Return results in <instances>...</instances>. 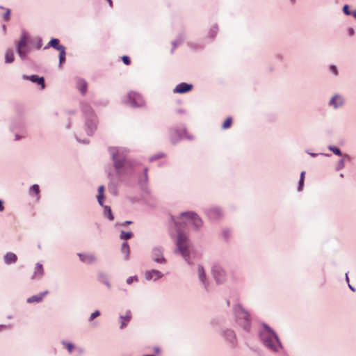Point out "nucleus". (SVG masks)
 Returning <instances> with one entry per match:
<instances>
[{"mask_svg":"<svg viewBox=\"0 0 356 356\" xmlns=\"http://www.w3.org/2000/svg\"><path fill=\"white\" fill-rule=\"evenodd\" d=\"M329 149L331 150L334 154L341 156V152L339 148L334 146H330Z\"/></svg>","mask_w":356,"mask_h":356,"instance_id":"30","label":"nucleus"},{"mask_svg":"<svg viewBox=\"0 0 356 356\" xmlns=\"http://www.w3.org/2000/svg\"><path fill=\"white\" fill-rule=\"evenodd\" d=\"M146 356H154V355H146Z\"/></svg>","mask_w":356,"mask_h":356,"instance_id":"49","label":"nucleus"},{"mask_svg":"<svg viewBox=\"0 0 356 356\" xmlns=\"http://www.w3.org/2000/svg\"><path fill=\"white\" fill-rule=\"evenodd\" d=\"M131 316L130 313L127 314L125 316L120 317V328H124L130 321Z\"/></svg>","mask_w":356,"mask_h":356,"instance_id":"19","label":"nucleus"},{"mask_svg":"<svg viewBox=\"0 0 356 356\" xmlns=\"http://www.w3.org/2000/svg\"><path fill=\"white\" fill-rule=\"evenodd\" d=\"M305 171H302L300 174V179H302V181H304L305 179Z\"/></svg>","mask_w":356,"mask_h":356,"instance_id":"41","label":"nucleus"},{"mask_svg":"<svg viewBox=\"0 0 356 356\" xmlns=\"http://www.w3.org/2000/svg\"><path fill=\"white\" fill-rule=\"evenodd\" d=\"M137 280V278L136 277H129L127 280V284H131L134 280Z\"/></svg>","mask_w":356,"mask_h":356,"instance_id":"38","label":"nucleus"},{"mask_svg":"<svg viewBox=\"0 0 356 356\" xmlns=\"http://www.w3.org/2000/svg\"><path fill=\"white\" fill-rule=\"evenodd\" d=\"M303 184H304V181H302V179H300V181H299V186H298V190L299 191L302 190Z\"/></svg>","mask_w":356,"mask_h":356,"instance_id":"39","label":"nucleus"},{"mask_svg":"<svg viewBox=\"0 0 356 356\" xmlns=\"http://www.w3.org/2000/svg\"><path fill=\"white\" fill-rule=\"evenodd\" d=\"M291 1H292L293 3H294L296 0H291Z\"/></svg>","mask_w":356,"mask_h":356,"instance_id":"48","label":"nucleus"},{"mask_svg":"<svg viewBox=\"0 0 356 356\" xmlns=\"http://www.w3.org/2000/svg\"><path fill=\"white\" fill-rule=\"evenodd\" d=\"M104 186H100L98 188V195H97V200L100 205H103V199H104Z\"/></svg>","mask_w":356,"mask_h":356,"instance_id":"21","label":"nucleus"},{"mask_svg":"<svg viewBox=\"0 0 356 356\" xmlns=\"http://www.w3.org/2000/svg\"><path fill=\"white\" fill-rule=\"evenodd\" d=\"M132 224V221H129V220H127L125 222H124L122 225L124 226V225H131Z\"/></svg>","mask_w":356,"mask_h":356,"instance_id":"40","label":"nucleus"},{"mask_svg":"<svg viewBox=\"0 0 356 356\" xmlns=\"http://www.w3.org/2000/svg\"><path fill=\"white\" fill-rule=\"evenodd\" d=\"M213 276L218 282H221L224 280L225 273L223 270L219 266H213L212 268Z\"/></svg>","mask_w":356,"mask_h":356,"instance_id":"6","label":"nucleus"},{"mask_svg":"<svg viewBox=\"0 0 356 356\" xmlns=\"http://www.w3.org/2000/svg\"><path fill=\"white\" fill-rule=\"evenodd\" d=\"M78 256L81 261L88 264H92L95 260V257L92 254L79 253Z\"/></svg>","mask_w":356,"mask_h":356,"instance_id":"8","label":"nucleus"},{"mask_svg":"<svg viewBox=\"0 0 356 356\" xmlns=\"http://www.w3.org/2000/svg\"><path fill=\"white\" fill-rule=\"evenodd\" d=\"M30 192L31 193H34L35 195H38L40 193L39 186L37 184L33 185L32 187L31 188Z\"/></svg>","mask_w":356,"mask_h":356,"instance_id":"29","label":"nucleus"},{"mask_svg":"<svg viewBox=\"0 0 356 356\" xmlns=\"http://www.w3.org/2000/svg\"><path fill=\"white\" fill-rule=\"evenodd\" d=\"M225 335H226V337L231 341V342H233L235 339H236V337H235V334L234 333V332L232 330H227L226 332H225Z\"/></svg>","mask_w":356,"mask_h":356,"instance_id":"27","label":"nucleus"},{"mask_svg":"<svg viewBox=\"0 0 356 356\" xmlns=\"http://www.w3.org/2000/svg\"><path fill=\"white\" fill-rule=\"evenodd\" d=\"M106 1L109 3L110 7L113 6V2L111 0H106Z\"/></svg>","mask_w":356,"mask_h":356,"instance_id":"44","label":"nucleus"},{"mask_svg":"<svg viewBox=\"0 0 356 356\" xmlns=\"http://www.w3.org/2000/svg\"><path fill=\"white\" fill-rule=\"evenodd\" d=\"M154 351L156 353H159V348H154Z\"/></svg>","mask_w":356,"mask_h":356,"instance_id":"46","label":"nucleus"},{"mask_svg":"<svg viewBox=\"0 0 356 356\" xmlns=\"http://www.w3.org/2000/svg\"><path fill=\"white\" fill-rule=\"evenodd\" d=\"M124 102L127 104L134 107L143 106L145 104V101L141 95L134 92H129Z\"/></svg>","mask_w":356,"mask_h":356,"instance_id":"3","label":"nucleus"},{"mask_svg":"<svg viewBox=\"0 0 356 356\" xmlns=\"http://www.w3.org/2000/svg\"><path fill=\"white\" fill-rule=\"evenodd\" d=\"M232 119L231 117H228L225 120V122H223L222 125V128L223 129H229L231 126H232Z\"/></svg>","mask_w":356,"mask_h":356,"instance_id":"25","label":"nucleus"},{"mask_svg":"<svg viewBox=\"0 0 356 356\" xmlns=\"http://www.w3.org/2000/svg\"><path fill=\"white\" fill-rule=\"evenodd\" d=\"M76 85L78 90L81 92V94L85 95L88 89L87 82L83 79H79L77 80Z\"/></svg>","mask_w":356,"mask_h":356,"instance_id":"10","label":"nucleus"},{"mask_svg":"<svg viewBox=\"0 0 356 356\" xmlns=\"http://www.w3.org/2000/svg\"><path fill=\"white\" fill-rule=\"evenodd\" d=\"M42 44V40L40 38H31V37L30 45L31 47V49L33 48L39 49L41 48Z\"/></svg>","mask_w":356,"mask_h":356,"instance_id":"16","label":"nucleus"},{"mask_svg":"<svg viewBox=\"0 0 356 356\" xmlns=\"http://www.w3.org/2000/svg\"><path fill=\"white\" fill-rule=\"evenodd\" d=\"M31 36L26 32H23L19 41L17 43V53L22 59H25L29 52L31 50L30 45Z\"/></svg>","mask_w":356,"mask_h":356,"instance_id":"2","label":"nucleus"},{"mask_svg":"<svg viewBox=\"0 0 356 356\" xmlns=\"http://www.w3.org/2000/svg\"><path fill=\"white\" fill-rule=\"evenodd\" d=\"M49 47H53L54 49L58 50V51H60L61 47H65L63 45L60 44V42L58 39L56 38H52L48 44L44 47V49H48Z\"/></svg>","mask_w":356,"mask_h":356,"instance_id":"9","label":"nucleus"},{"mask_svg":"<svg viewBox=\"0 0 356 356\" xmlns=\"http://www.w3.org/2000/svg\"><path fill=\"white\" fill-rule=\"evenodd\" d=\"M152 254H153V258H154V261H156V262L161 263V262L165 261V259L162 255V252L159 248L154 249Z\"/></svg>","mask_w":356,"mask_h":356,"instance_id":"13","label":"nucleus"},{"mask_svg":"<svg viewBox=\"0 0 356 356\" xmlns=\"http://www.w3.org/2000/svg\"><path fill=\"white\" fill-rule=\"evenodd\" d=\"M63 344L65 346L66 348L67 349L69 353H72L74 349V345L71 343H63Z\"/></svg>","mask_w":356,"mask_h":356,"instance_id":"32","label":"nucleus"},{"mask_svg":"<svg viewBox=\"0 0 356 356\" xmlns=\"http://www.w3.org/2000/svg\"><path fill=\"white\" fill-rule=\"evenodd\" d=\"M162 276L161 273L155 270H152L150 271H147L145 273V277L147 280H152V279H158Z\"/></svg>","mask_w":356,"mask_h":356,"instance_id":"15","label":"nucleus"},{"mask_svg":"<svg viewBox=\"0 0 356 356\" xmlns=\"http://www.w3.org/2000/svg\"><path fill=\"white\" fill-rule=\"evenodd\" d=\"M47 293V291H45V292L41 293L40 294L33 296L27 299V302L28 303H33V302H41Z\"/></svg>","mask_w":356,"mask_h":356,"instance_id":"12","label":"nucleus"},{"mask_svg":"<svg viewBox=\"0 0 356 356\" xmlns=\"http://www.w3.org/2000/svg\"><path fill=\"white\" fill-rule=\"evenodd\" d=\"M190 224L198 228L202 225V221L195 213L186 212L181 213L178 221L175 222V225L177 229L176 245L179 251L186 260H188L190 253L189 241L186 235L182 233L180 229Z\"/></svg>","mask_w":356,"mask_h":356,"instance_id":"1","label":"nucleus"},{"mask_svg":"<svg viewBox=\"0 0 356 356\" xmlns=\"http://www.w3.org/2000/svg\"><path fill=\"white\" fill-rule=\"evenodd\" d=\"M100 315V312L98 310L95 311L93 313L91 314L90 316V321H92L96 317L99 316Z\"/></svg>","mask_w":356,"mask_h":356,"instance_id":"34","label":"nucleus"},{"mask_svg":"<svg viewBox=\"0 0 356 356\" xmlns=\"http://www.w3.org/2000/svg\"><path fill=\"white\" fill-rule=\"evenodd\" d=\"M4 210V207L3 206V202L0 200V211H3Z\"/></svg>","mask_w":356,"mask_h":356,"instance_id":"42","label":"nucleus"},{"mask_svg":"<svg viewBox=\"0 0 356 356\" xmlns=\"http://www.w3.org/2000/svg\"><path fill=\"white\" fill-rule=\"evenodd\" d=\"M44 273V269L42 265L40 264H37L35 267V271L32 276V279L40 278L42 276Z\"/></svg>","mask_w":356,"mask_h":356,"instance_id":"14","label":"nucleus"},{"mask_svg":"<svg viewBox=\"0 0 356 356\" xmlns=\"http://www.w3.org/2000/svg\"><path fill=\"white\" fill-rule=\"evenodd\" d=\"M343 13L347 15H351V12L349 10V6L348 5H345L343 7Z\"/></svg>","mask_w":356,"mask_h":356,"instance_id":"35","label":"nucleus"},{"mask_svg":"<svg viewBox=\"0 0 356 356\" xmlns=\"http://www.w3.org/2000/svg\"><path fill=\"white\" fill-rule=\"evenodd\" d=\"M17 261V257L13 252H8L4 256V261L6 264H15Z\"/></svg>","mask_w":356,"mask_h":356,"instance_id":"11","label":"nucleus"},{"mask_svg":"<svg viewBox=\"0 0 356 356\" xmlns=\"http://www.w3.org/2000/svg\"><path fill=\"white\" fill-rule=\"evenodd\" d=\"M5 60H6V63H10L13 62L14 54L12 50L8 49L6 51V55H5Z\"/></svg>","mask_w":356,"mask_h":356,"instance_id":"20","label":"nucleus"},{"mask_svg":"<svg viewBox=\"0 0 356 356\" xmlns=\"http://www.w3.org/2000/svg\"><path fill=\"white\" fill-rule=\"evenodd\" d=\"M122 252L124 254L125 259H128L129 256V246L127 242H124L121 248Z\"/></svg>","mask_w":356,"mask_h":356,"instance_id":"22","label":"nucleus"},{"mask_svg":"<svg viewBox=\"0 0 356 356\" xmlns=\"http://www.w3.org/2000/svg\"><path fill=\"white\" fill-rule=\"evenodd\" d=\"M125 161L124 160H118L114 157V165L115 168L120 172V169L124 166Z\"/></svg>","mask_w":356,"mask_h":356,"instance_id":"24","label":"nucleus"},{"mask_svg":"<svg viewBox=\"0 0 356 356\" xmlns=\"http://www.w3.org/2000/svg\"><path fill=\"white\" fill-rule=\"evenodd\" d=\"M133 234L131 232H126L124 231H122L120 233V238L122 240H127L132 237Z\"/></svg>","mask_w":356,"mask_h":356,"instance_id":"26","label":"nucleus"},{"mask_svg":"<svg viewBox=\"0 0 356 356\" xmlns=\"http://www.w3.org/2000/svg\"><path fill=\"white\" fill-rule=\"evenodd\" d=\"M23 78L26 80H30L33 83H37L41 86L42 88H44V79L43 77H39L37 75H31L30 76L24 75Z\"/></svg>","mask_w":356,"mask_h":356,"instance_id":"7","label":"nucleus"},{"mask_svg":"<svg viewBox=\"0 0 356 356\" xmlns=\"http://www.w3.org/2000/svg\"><path fill=\"white\" fill-rule=\"evenodd\" d=\"M10 10L9 9H7L6 13L3 15V19L6 21H8L10 19Z\"/></svg>","mask_w":356,"mask_h":356,"instance_id":"36","label":"nucleus"},{"mask_svg":"<svg viewBox=\"0 0 356 356\" xmlns=\"http://www.w3.org/2000/svg\"><path fill=\"white\" fill-rule=\"evenodd\" d=\"M349 286H350V289H351L353 291H355L354 289L350 285H349Z\"/></svg>","mask_w":356,"mask_h":356,"instance_id":"47","label":"nucleus"},{"mask_svg":"<svg viewBox=\"0 0 356 356\" xmlns=\"http://www.w3.org/2000/svg\"><path fill=\"white\" fill-rule=\"evenodd\" d=\"M349 33H350V35H353V33H354V30H353V28H350V29H349Z\"/></svg>","mask_w":356,"mask_h":356,"instance_id":"43","label":"nucleus"},{"mask_svg":"<svg viewBox=\"0 0 356 356\" xmlns=\"http://www.w3.org/2000/svg\"><path fill=\"white\" fill-rule=\"evenodd\" d=\"M240 312H237V316L238 318H243L246 322L247 325H249V321H250V315L248 313L245 312L243 309H241Z\"/></svg>","mask_w":356,"mask_h":356,"instance_id":"18","label":"nucleus"},{"mask_svg":"<svg viewBox=\"0 0 356 356\" xmlns=\"http://www.w3.org/2000/svg\"><path fill=\"white\" fill-rule=\"evenodd\" d=\"M330 70L332 72V73L335 75H337L338 74V72H337V67L335 65H332L330 67Z\"/></svg>","mask_w":356,"mask_h":356,"instance_id":"37","label":"nucleus"},{"mask_svg":"<svg viewBox=\"0 0 356 356\" xmlns=\"http://www.w3.org/2000/svg\"><path fill=\"white\" fill-rule=\"evenodd\" d=\"M59 51V66L61 67L63 62L65 60V47H61Z\"/></svg>","mask_w":356,"mask_h":356,"instance_id":"23","label":"nucleus"},{"mask_svg":"<svg viewBox=\"0 0 356 356\" xmlns=\"http://www.w3.org/2000/svg\"><path fill=\"white\" fill-rule=\"evenodd\" d=\"M104 212L110 220H113L114 219V216L112 213V211H111L110 207L106 206L104 207Z\"/></svg>","mask_w":356,"mask_h":356,"instance_id":"28","label":"nucleus"},{"mask_svg":"<svg viewBox=\"0 0 356 356\" xmlns=\"http://www.w3.org/2000/svg\"><path fill=\"white\" fill-rule=\"evenodd\" d=\"M262 340L267 347L275 350L278 341L277 336L274 333H268L267 336L263 335Z\"/></svg>","mask_w":356,"mask_h":356,"instance_id":"4","label":"nucleus"},{"mask_svg":"<svg viewBox=\"0 0 356 356\" xmlns=\"http://www.w3.org/2000/svg\"><path fill=\"white\" fill-rule=\"evenodd\" d=\"M193 86L191 84L181 83L175 88L174 92L179 94L185 93L191 90Z\"/></svg>","mask_w":356,"mask_h":356,"instance_id":"5","label":"nucleus"},{"mask_svg":"<svg viewBox=\"0 0 356 356\" xmlns=\"http://www.w3.org/2000/svg\"><path fill=\"white\" fill-rule=\"evenodd\" d=\"M351 15H353V17L356 19V10H354L353 13H351Z\"/></svg>","mask_w":356,"mask_h":356,"instance_id":"45","label":"nucleus"},{"mask_svg":"<svg viewBox=\"0 0 356 356\" xmlns=\"http://www.w3.org/2000/svg\"><path fill=\"white\" fill-rule=\"evenodd\" d=\"M343 104V99L339 95L334 96L330 101V105L333 106L334 108H337L338 106Z\"/></svg>","mask_w":356,"mask_h":356,"instance_id":"17","label":"nucleus"},{"mask_svg":"<svg viewBox=\"0 0 356 356\" xmlns=\"http://www.w3.org/2000/svg\"><path fill=\"white\" fill-rule=\"evenodd\" d=\"M122 60L123 61V63L127 65H129L130 63H131V60H130V58L129 56H123L122 57Z\"/></svg>","mask_w":356,"mask_h":356,"instance_id":"33","label":"nucleus"},{"mask_svg":"<svg viewBox=\"0 0 356 356\" xmlns=\"http://www.w3.org/2000/svg\"><path fill=\"white\" fill-rule=\"evenodd\" d=\"M198 273H199V277H200V279L204 282V269L202 266H199L198 268Z\"/></svg>","mask_w":356,"mask_h":356,"instance_id":"31","label":"nucleus"}]
</instances>
